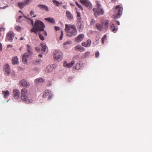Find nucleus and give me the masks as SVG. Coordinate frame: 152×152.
<instances>
[{
  "label": "nucleus",
  "mask_w": 152,
  "mask_h": 152,
  "mask_svg": "<svg viewBox=\"0 0 152 152\" xmlns=\"http://www.w3.org/2000/svg\"><path fill=\"white\" fill-rule=\"evenodd\" d=\"M65 30L66 35L69 37H74L77 34V31L74 25L66 24Z\"/></svg>",
  "instance_id": "1"
},
{
  "label": "nucleus",
  "mask_w": 152,
  "mask_h": 152,
  "mask_svg": "<svg viewBox=\"0 0 152 152\" xmlns=\"http://www.w3.org/2000/svg\"><path fill=\"white\" fill-rule=\"evenodd\" d=\"M2 48V44L0 43V50H1Z\"/></svg>",
  "instance_id": "50"
},
{
  "label": "nucleus",
  "mask_w": 152,
  "mask_h": 152,
  "mask_svg": "<svg viewBox=\"0 0 152 152\" xmlns=\"http://www.w3.org/2000/svg\"><path fill=\"white\" fill-rule=\"evenodd\" d=\"M12 46V45H8L7 46V48H9L10 47H11Z\"/></svg>",
  "instance_id": "55"
},
{
  "label": "nucleus",
  "mask_w": 152,
  "mask_h": 152,
  "mask_svg": "<svg viewBox=\"0 0 152 152\" xmlns=\"http://www.w3.org/2000/svg\"><path fill=\"white\" fill-rule=\"evenodd\" d=\"M104 39H102V44H104Z\"/></svg>",
  "instance_id": "57"
},
{
  "label": "nucleus",
  "mask_w": 152,
  "mask_h": 152,
  "mask_svg": "<svg viewBox=\"0 0 152 152\" xmlns=\"http://www.w3.org/2000/svg\"><path fill=\"white\" fill-rule=\"evenodd\" d=\"M75 49L76 50H78L80 51H83L85 50L84 48L80 45L76 46L75 47Z\"/></svg>",
  "instance_id": "26"
},
{
  "label": "nucleus",
  "mask_w": 152,
  "mask_h": 152,
  "mask_svg": "<svg viewBox=\"0 0 152 152\" xmlns=\"http://www.w3.org/2000/svg\"><path fill=\"white\" fill-rule=\"evenodd\" d=\"M116 10H117V13L115 15H113L112 16L113 18H118L120 17V16L122 14V8H121L119 5H118L116 6L115 8Z\"/></svg>",
  "instance_id": "8"
},
{
  "label": "nucleus",
  "mask_w": 152,
  "mask_h": 152,
  "mask_svg": "<svg viewBox=\"0 0 152 152\" xmlns=\"http://www.w3.org/2000/svg\"><path fill=\"white\" fill-rule=\"evenodd\" d=\"M39 56L41 57H42V54H39V55H38Z\"/></svg>",
  "instance_id": "56"
},
{
  "label": "nucleus",
  "mask_w": 152,
  "mask_h": 152,
  "mask_svg": "<svg viewBox=\"0 0 152 152\" xmlns=\"http://www.w3.org/2000/svg\"><path fill=\"white\" fill-rule=\"evenodd\" d=\"M4 72L5 74L7 75H8L10 74V66L9 64H6L4 66Z\"/></svg>",
  "instance_id": "16"
},
{
  "label": "nucleus",
  "mask_w": 152,
  "mask_h": 152,
  "mask_svg": "<svg viewBox=\"0 0 152 152\" xmlns=\"http://www.w3.org/2000/svg\"><path fill=\"white\" fill-rule=\"evenodd\" d=\"M110 26L112 31L114 33H116L118 31V28H116L114 24L112 23H110Z\"/></svg>",
  "instance_id": "22"
},
{
  "label": "nucleus",
  "mask_w": 152,
  "mask_h": 152,
  "mask_svg": "<svg viewBox=\"0 0 152 152\" xmlns=\"http://www.w3.org/2000/svg\"><path fill=\"white\" fill-rule=\"evenodd\" d=\"M28 20H30L31 21V25L33 26H34V21L32 19H31L30 18H29L28 19Z\"/></svg>",
  "instance_id": "42"
},
{
  "label": "nucleus",
  "mask_w": 152,
  "mask_h": 152,
  "mask_svg": "<svg viewBox=\"0 0 152 152\" xmlns=\"http://www.w3.org/2000/svg\"><path fill=\"white\" fill-rule=\"evenodd\" d=\"M63 7L65 9H66V6H65V5H63Z\"/></svg>",
  "instance_id": "58"
},
{
  "label": "nucleus",
  "mask_w": 152,
  "mask_h": 152,
  "mask_svg": "<svg viewBox=\"0 0 152 152\" xmlns=\"http://www.w3.org/2000/svg\"><path fill=\"white\" fill-rule=\"evenodd\" d=\"M30 0H25L24 1L26 5L30 3Z\"/></svg>",
  "instance_id": "40"
},
{
  "label": "nucleus",
  "mask_w": 152,
  "mask_h": 152,
  "mask_svg": "<svg viewBox=\"0 0 152 152\" xmlns=\"http://www.w3.org/2000/svg\"><path fill=\"white\" fill-rule=\"evenodd\" d=\"M80 1L82 4H84L88 9H92V4L88 0H80Z\"/></svg>",
  "instance_id": "9"
},
{
  "label": "nucleus",
  "mask_w": 152,
  "mask_h": 152,
  "mask_svg": "<svg viewBox=\"0 0 152 152\" xmlns=\"http://www.w3.org/2000/svg\"><path fill=\"white\" fill-rule=\"evenodd\" d=\"M84 38V35L83 34H81L78 35L75 38L76 42H80L82 41Z\"/></svg>",
  "instance_id": "10"
},
{
  "label": "nucleus",
  "mask_w": 152,
  "mask_h": 152,
  "mask_svg": "<svg viewBox=\"0 0 152 152\" xmlns=\"http://www.w3.org/2000/svg\"><path fill=\"white\" fill-rule=\"evenodd\" d=\"M34 12L33 10H31L30 11V14L31 16H32L33 15H34Z\"/></svg>",
  "instance_id": "47"
},
{
  "label": "nucleus",
  "mask_w": 152,
  "mask_h": 152,
  "mask_svg": "<svg viewBox=\"0 0 152 152\" xmlns=\"http://www.w3.org/2000/svg\"><path fill=\"white\" fill-rule=\"evenodd\" d=\"M80 67H81L80 64L79 63H77L76 64L75 67L73 68V69H74L75 68V69L78 70L80 69Z\"/></svg>",
  "instance_id": "32"
},
{
  "label": "nucleus",
  "mask_w": 152,
  "mask_h": 152,
  "mask_svg": "<svg viewBox=\"0 0 152 152\" xmlns=\"http://www.w3.org/2000/svg\"><path fill=\"white\" fill-rule=\"evenodd\" d=\"M53 70V68L51 65H48L46 69V71L48 73L52 72Z\"/></svg>",
  "instance_id": "25"
},
{
  "label": "nucleus",
  "mask_w": 152,
  "mask_h": 152,
  "mask_svg": "<svg viewBox=\"0 0 152 152\" xmlns=\"http://www.w3.org/2000/svg\"><path fill=\"white\" fill-rule=\"evenodd\" d=\"M109 26V21L108 20H106L104 24V28L105 29H108Z\"/></svg>",
  "instance_id": "31"
},
{
  "label": "nucleus",
  "mask_w": 152,
  "mask_h": 152,
  "mask_svg": "<svg viewBox=\"0 0 152 152\" xmlns=\"http://www.w3.org/2000/svg\"><path fill=\"white\" fill-rule=\"evenodd\" d=\"M37 7L41 10H44L46 12H49V11L48 7L46 5L43 4H39Z\"/></svg>",
  "instance_id": "17"
},
{
  "label": "nucleus",
  "mask_w": 152,
  "mask_h": 152,
  "mask_svg": "<svg viewBox=\"0 0 152 152\" xmlns=\"http://www.w3.org/2000/svg\"><path fill=\"white\" fill-rule=\"evenodd\" d=\"M12 63L14 65L16 64H18V58L17 56L13 57L12 59Z\"/></svg>",
  "instance_id": "24"
},
{
  "label": "nucleus",
  "mask_w": 152,
  "mask_h": 152,
  "mask_svg": "<svg viewBox=\"0 0 152 152\" xmlns=\"http://www.w3.org/2000/svg\"><path fill=\"white\" fill-rule=\"evenodd\" d=\"M116 0H112V2H114Z\"/></svg>",
  "instance_id": "64"
},
{
  "label": "nucleus",
  "mask_w": 152,
  "mask_h": 152,
  "mask_svg": "<svg viewBox=\"0 0 152 152\" xmlns=\"http://www.w3.org/2000/svg\"><path fill=\"white\" fill-rule=\"evenodd\" d=\"M15 28L17 31H18L20 30L21 28L20 26H18L16 27Z\"/></svg>",
  "instance_id": "37"
},
{
  "label": "nucleus",
  "mask_w": 152,
  "mask_h": 152,
  "mask_svg": "<svg viewBox=\"0 0 152 152\" xmlns=\"http://www.w3.org/2000/svg\"><path fill=\"white\" fill-rule=\"evenodd\" d=\"M116 24H117L118 25H120V23L119 21H117Z\"/></svg>",
  "instance_id": "59"
},
{
  "label": "nucleus",
  "mask_w": 152,
  "mask_h": 152,
  "mask_svg": "<svg viewBox=\"0 0 152 152\" xmlns=\"http://www.w3.org/2000/svg\"><path fill=\"white\" fill-rule=\"evenodd\" d=\"M27 90L26 88H23L22 89L21 93V99L24 101H25L28 104L31 103L33 101L31 99H29L27 95Z\"/></svg>",
  "instance_id": "4"
},
{
  "label": "nucleus",
  "mask_w": 152,
  "mask_h": 152,
  "mask_svg": "<svg viewBox=\"0 0 152 152\" xmlns=\"http://www.w3.org/2000/svg\"><path fill=\"white\" fill-rule=\"evenodd\" d=\"M2 94L4 95V98H7L10 95L9 92L7 90L6 91H3Z\"/></svg>",
  "instance_id": "27"
},
{
  "label": "nucleus",
  "mask_w": 152,
  "mask_h": 152,
  "mask_svg": "<svg viewBox=\"0 0 152 152\" xmlns=\"http://www.w3.org/2000/svg\"><path fill=\"white\" fill-rule=\"evenodd\" d=\"M72 43V42L71 41H66L63 44L64 47H65V46L71 44Z\"/></svg>",
  "instance_id": "33"
},
{
  "label": "nucleus",
  "mask_w": 152,
  "mask_h": 152,
  "mask_svg": "<svg viewBox=\"0 0 152 152\" xmlns=\"http://www.w3.org/2000/svg\"><path fill=\"white\" fill-rule=\"evenodd\" d=\"M52 2L54 4H55L57 7L59 6L61 4H62V2H59L58 1L56 0H53Z\"/></svg>",
  "instance_id": "30"
},
{
  "label": "nucleus",
  "mask_w": 152,
  "mask_h": 152,
  "mask_svg": "<svg viewBox=\"0 0 152 152\" xmlns=\"http://www.w3.org/2000/svg\"><path fill=\"white\" fill-rule=\"evenodd\" d=\"M99 10L100 11L101 10V12L100 11V12H95L94 13V15L96 17H97L99 15H102L104 13V11L101 5L99 4L98 1H96V7L93 9V11H97V10ZM96 12H97V11Z\"/></svg>",
  "instance_id": "5"
},
{
  "label": "nucleus",
  "mask_w": 152,
  "mask_h": 152,
  "mask_svg": "<svg viewBox=\"0 0 152 152\" xmlns=\"http://www.w3.org/2000/svg\"><path fill=\"white\" fill-rule=\"evenodd\" d=\"M33 63L35 64H39L38 61V60L37 59L34 60L33 61Z\"/></svg>",
  "instance_id": "39"
},
{
  "label": "nucleus",
  "mask_w": 152,
  "mask_h": 152,
  "mask_svg": "<svg viewBox=\"0 0 152 152\" xmlns=\"http://www.w3.org/2000/svg\"><path fill=\"white\" fill-rule=\"evenodd\" d=\"M99 37H96L95 39V42H94V44L95 45L98 44L99 43Z\"/></svg>",
  "instance_id": "34"
},
{
  "label": "nucleus",
  "mask_w": 152,
  "mask_h": 152,
  "mask_svg": "<svg viewBox=\"0 0 152 152\" xmlns=\"http://www.w3.org/2000/svg\"><path fill=\"white\" fill-rule=\"evenodd\" d=\"M22 17V16H19V19H20V18H21Z\"/></svg>",
  "instance_id": "61"
},
{
  "label": "nucleus",
  "mask_w": 152,
  "mask_h": 152,
  "mask_svg": "<svg viewBox=\"0 0 152 152\" xmlns=\"http://www.w3.org/2000/svg\"><path fill=\"white\" fill-rule=\"evenodd\" d=\"M75 4L79 8H80L82 10H83V8L81 5L79 4L77 2H75Z\"/></svg>",
  "instance_id": "36"
},
{
  "label": "nucleus",
  "mask_w": 152,
  "mask_h": 152,
  "mask_svg": "<svg viewBox=\"0 0 152 152\" xmlns=\"http://www.w3.org/2000/svg\"><path fill=\"white\" fill-rule=\"evenodd\" d=\"M45 27V24L42 21L37 20L35 21L34 26L30 31L31 32H34L37 34L38 31H43Z\"/></svg>",
  "instance_id": "2"
},
{
  "label": "nucleus",
  "mask_w": 152,
  "mask_h": 152,
  "mask_svg": "<svg viewBox=\"0 0 152 152\" xmlns=\"http://www.w3.org/2000/svg\"><path fill=\"white\" fill-rule=\"evenodd\" d=\"M8 7V5H7L3 7H0V8L1 9H5L7 7Z\"/></svg>",
  "instance_id": "45"
},
{
  "label": "nucleus",
  "mask_w": 152,
  "mask_h": 152,
  "mask_svg": "<svg viewBox=\"0 0 152 152\" xmlns=\"http://www.w3.org/2000/svg\"><path fill=\"white\" fill-rule=\"evenodd\" d=\"M40 45L42 47V53H47L48 51V49L45 44L44 43H41Z\"/></svg>",
  "instance_id": "14"
},
{
  "label": "nucleus",
  "mask_w": 152,
  "mask_h": 152,
  "mask_svg": "<svg viewBox=\"0 0 152 152\" xmlns=\"http://www.w3.org/2000/svg\"><path fill=\"white\" fill-rule=\"evenodd\" d=\"M77 27L79 31H82L84 28L83 22L80 21H78L77 24Z\"/></svg>",
  "instance_id": "12"
},
{
  "label": "nucleus",
  "mask_w": 152,
  "mask_h": 152,
  "mask_svg": "<svg viewBox=\"0 0 152 152\" xmlns=\"http://www.w3.org/2000/svg\"><path fill=\"white\" fill-rule=\"evenodd\" d=\"M52 66L53 68V69H54L56 67V64H53Z\"/></svg>",
  "instance_id": "48"
},
{
  "label": "nucleus",
  "mask_w": 152,
  "mask_h": 152,
  "mask_svg": "<svg viewBox=\"0 0 152 152\" xmlns=\"http://www.w3.org/2000/svg\"><path fill=\"white\" fill-rule=\"evenodd\" d=\"M53 56L54 60L57 61H61L62 58V53L58 50H56L53 53Z\"/></svg>",
  "instance_id": "6"
},
{
  "label": "nucleus",
  "mask_w": 152,
  "mask_h": 152,
  "mask_svg": "<svg viewBox=\"0 0 152 152\" xmlns=\"http://www.w3.org/2000/svg\"><path fill=\"white\" fill-rule=\"evenodd\" d=\"M45 80L42 78H39L35 80V85H38L39 83L45 82Z\"/></svg>",
  "instance_id": "18"
},
{
  "label": "nucleus",
  "mask_w": 152,
  "mask_h": 152,
  "mask_svg": "<svg viewBox=\"0 0 152 152\" xmlns=\"http://www.w3.org/2000/svg\"><path fill=\"white\" fill-rule=\"evenodd\" d=\"M50 93V90H46L45 91V93L43 95V97L45 98L46 96L48 95Z\"/></svg>",
  "instance_id": "29"
},
{
  "label": "nucleus",
  "mask_w": 152,
  "mask_h": 152,
  "mask_svg": "<svg viewBox=\"0 0 152 152\" xmlns=\"http://www.w3.org/2000/svg\"><path fill=\"white\" fill-rule=\"evenodd\" d=\"M99 55V51H97L95 53V56L97 58L98 57Z\"/></svg>",
  "instance_id": "41"
},
{
  "label": "nucleus",
  "mask_w": 152,
  "mask_h": 152,
  "mask_svg": "<svg viewBox=\"0 0 152 152\" xmlns=\"http://www.w3.org/2000/svg\"><path fill=\"white\" fill-rule=\"evenodd\" d=\"M54 28L56 31L59 30L60 29V28L58 26H55Z\"/></svg>",
  "instance_id": "44"
},
{
  "label": "nucleus",
  "mask_w": 152,
  "mask_h": 152,
  "mask_svg": "<svg viewBox=\"0 0 152 152\" xmlns=\"http://www.w3.org/2000/svg\"><path fill=\"white\" fill-rule=\"evenodd\" d=\"M43 31L44 34L46 36L47 35V33L46 31H44V30Z\"/></svg>",
  "instance_id": "51"
},
{
  "label": "nucleus",
  "mask_w": 152,
  "mask_h": 152,
  "mask_svg": "<svg viewBox=\"0 0 152 152\" xmlns=\"http://www.w3.org/2000/svg\"><path fill=\"white\" fill-rule=\"evenodd\" d=\"M52 98L51 95H50L48 97V99H50Z\"/></svg>",
  "instance_id": "53"
},
{
  "label": "nucleus",
  "mask_w": 152,
  "mask_h": 152,
  "mask_svg": "<svg viewBox=\"0 0 152 152\" xmlns=\"http://www.w3.org/2000/svg\"><path fill=\"white\" fill-rule=\"evenodd\" d=\"M77 17L79 19H80V14L78 12H77Z\"/></svg>",
  "instance_id": "43"
},
{
  "label": "nucleus",
  "mask_w": 152,
  "mask_h": 152,
  "mask_svg": "<svg viewBox=\"0 0 152 152\" xmlns=\"http://www.w3.org/2000/svg\"><path fill=\"white\" fill-rule=\"evenodd\" d=\"M75 63L74 61H72L71 63H67L66 61H64L63 63V66L65 67L70 68Z\"/></svg>",
  "instance_id": "13"
},
{
  "label": "nucleus",
  "mask_w": 152,
  "mask_h": 152,
  "mask_svg": "<svg viewBox=\"0 0 152 152\" xmlns=\"http://www.w3.org/2000/svg\"><path fill=\"white\" fill-rule=\"evenodd\" d=\"M15 37V34L12 31H9L7 34L6 41L8 40L10 42H12Z\"/></svg>",
  "instance_id": "7"
},
{
  "label": "nucleus",
  "mask_w": 152,
  "mask_h": 152,
  "mask_svg": "<svg viewBox=\"0 0 152 152\" xmlns=\"http://www.w3.org/2000/svg\"><path fill=\"white\" fill-rule=\"evenodd\" d=\"M95 20L94 19H92L91 21V24H94V23Z\"/></svg>",
  "instance_id": "46"
},
{
  "label": "nucleus",
  "mask_w": 152,
  "mask_h": 152,
  "mask_svg": "<svg viewBox=\"0 0 152 152\" xmlns=\"http://www.w3.org/2000/svg\"><path fill=\"white\" fill-rule=\"evenodd\" d=\"M63 31H61V35L63 36Z\"/></svg>",
  "instance_id": "60"
},
{
  "label": "nucleus",
  "mask_w": 152,
  "mask_h": 152,
  "mask_svg": "<svg viewBox=\"0 0 152 152\" xmlns=\"http://www.w3.org/2000/svg\"><path fill=\"white\" fill-rule=\"evenodd\" d=\"M38 34L39 37L41 40H44L45 39L44 37L41 34L40 32H39Z\"/></svg>",
  "instance_id": "35"
},
{
  "label": "nucleus",
  "mask_w": 152,
  "mask_h": 152,
  "mask_svg": "<svg viewBox=\"0 0 152 152\" xmlns=\"http://www.w3.org/2000/svg\"><path fill=\"white\" fill-rule=\"evenodd\" d=\"M20 93L18 90L15 89L13 91V96L16 99H18L20 97Z\"/></svg>",
  "instance_id": "15"
},
{
  "label": "nucleus",
  "mask_w": 152,
  "mask_h": 152,
  "mask_svg": "<svg viewBox=\"0 0 152 152\" xmlns=\"http://www.w3.org/2000/svg\"><path fill=\"white\" fill-rule=\"evenodd\" d=\"M38 62L39 64L41 62L42 60L40 59H39L38 60Z\"/></svg>",
  "instance_id": "52"
},
{
  "label": "nucleus",
  "mask_w": 152,
  "mask_h": 152,
  "mask_svg": "<svg viewBox=\"0 0 152 152\" xmlns=\"http://www.w3.org/2000/svg\"><path fill=\"white\" fill-rule=\"evenodd\" d=\"M26 5L24 1L22 2H18V5L20 9L23 8Z\"/></svg>",
  "instance_id": "23"
},
{
  "label": "nucleus",
  "mask_w": 152,
  "mask_h": 152,
  "mask_svg": "<svg viewBox=\"0 0 152 152\" xmlns=\"http://www.w3.org/2000/svg\"><path fill=\"white\" fill-rule=\"evenodd\" d=\"M91 44V41L90 39L87 40L86 42L82 43V45L85 47H88L90 46Z\"/></svg>",
  "instance_id": "19"
},
{
  "label": "nucleus",
  "mask_w": 152,
  "mask_h": 152,
  "mask_svg": "<svg viewBox=\"0 0 152 152\" xmlns=\"http://www.w3.org/2000/svg\"><path fill=\"white\" fill-rule=\"evenodd\" d=\"M63 36L61 35V36H60V40H61L63 38Z\"/></svg>",
  "instance_id": "54"
},
{
  "label": "nucleus",
  "mask_w": 152,
  "mask_h": 152,
  "mask_svg": "<svg viewBox=\"0 0 152 152\" xmlns=\"http://www.w3.org/2000/svg\"><path fill=\"white\" fill-rule=\"evenodd\" d=\"M45 20L52 23H55V20L53 18H51L50 17L45 18Z\"/></svg>",
  "instance_id": "28"
},
{
  "label": "nucleus",
  "mask_w": 152,
  "mask_h": 152,
  "mask_svg": "<svg viewBox=\"0 0 152 152\" xmlns=\"http://www.w3.org/2000/svg\"><path fill=\"white\" fill-rule=\"evenodd\" d=\"M27 50L28 52L25 53L22 57V61L25 64H27V60L28 58H30L33 54L31 47L29 45H27Z\"/></svg>",
  "instance_id": "3"
},
{
  "label": "nucleus",
  "mask_w": 152,
  "mask_h": 152,
  "mask_svg": "<svg viewBox=\"0 0 152 152\" xmlns=\"http://www.w3.org/2000/svg\"><path fill=\"white\" fill-rule=\"evenodd\" d=\"M96 27L98 30L100 31H102L103 29V25L102 24L99 23L96 24Z\"/></svg>",
  "instance_id": "20"
},
{
  "label": "nucleus",
  "mask_w": 152,
  "mask_h": 152,
  "mask_svg": "<svg viewBox=\"0 0 152 152\" xmlns=\"http://www.w3.org/2000/svg\"><path fill=\"white\" fill-rule=\"evenodd\" d=\"M23 17H24L25 18H26L27 19H28V18H27V17L26 16H23Z\"/></svg>",
  "instance_id": "62"
},
{
  "label": "nucleus",
  "mask_w": 152,
  "mask_h": 152,
  "mask_svg": "<svg viewBox=\"0 0 152 152\" xmlns=\"http://www.w3.org/2000/svg\"><path fill=\"white\" fill-rule=\"evenodd\" d=\"M35 50L38 52H40L41 51V49L39 47H36L35 48Z\"/></svg>",
  "instance_id": "38"
},
{
  "label": "nucleus",
  "mask_w": 152,
  "mask_h": 152,
  "mask_svg": "<svg viewBox=\"0 0 152 152\" xmlns=\"http://www.w3.org/2000/svg\"><path fill=\"white\" fill-rule=\"evenodd\" d=\"M23 37H21V38H20V40H23Z\"/></svg>",
  "instance_id": "63"
},
{
  "label": "nucleus",
  "mask_w": 152,
  "mask_h": 152,
  "mask_svg": "<svg viewBox=\"0 0 152 152\" xmlns=\"http://www.w3.org/2000/svg\"><path fill=\"white\" fill-rule=\"evenodd\" d=\"M107 37V35L105 34L104 35L103 37L102 38V39H106V38Z\"/></svg>",
  "instance_id": "49"
},
{
  "label": "nucleus",
  "mask_w": 152,
  "mask_h": 152,
  "mask_svg": "<svg viewBox=\"0 0 152 152\" xmlns=\"http://www.w3.org/2000/svg\"><path fill=\"white\" fill-rule=\"evenodd\" d=\"M20 84L21 86L23 87H28L29 86V83L25 80H21L20 82Z\"/></svg>",
  "instance_id": "11"
},
{
  "label": "nucleus",
  "mask_w": 152,
  "mask_h": 152,
  "mask_svg": "<svg viewBox=\"0 0 152 152\" xmlns=\"http://www.w3.org/2000/svg\"><path fill=\"white\" fill-rule=\"evenodd\" d=\"M66 17L69 20H72L73 19V16L69 11H66Z\"/></svg>",
  "instance_id": "21"
}]
</instances>
